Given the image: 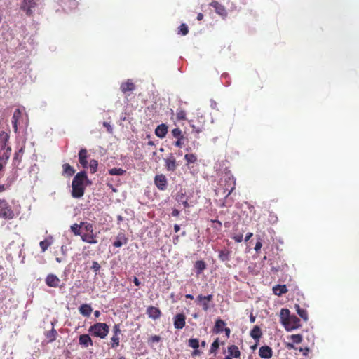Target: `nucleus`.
Instances as JSON below:
<instances>
[{"instance_id":"6e6552de","label":"nucleus","mask_w":359,"mask_h":359,"mask_svg":"<svg viewBox=\"0 0 359 359\" xmlns=\"http://www.w3.org/2000/svg\"><path fill=\"white\" fill-rule=\"evenodd\" d=\"M37 1L38 0H22L20 8L25 12L27 16H32V9L36 7Z\"/></svg>"},{"instance_id":"9d476101","label":"nucleus","mask_w":359,"mask_h":359,"mask_svg":"<svg viewBox=\"0 0 359 359\" xmlns=\"http://www.w3.org/2000/svg\"><path fill=\"white\" fill-rule=\"evenodd\" d=\"M45 283L50 287H60V280L56 275L49 273L46 277Z\"/></svg>"},{"instance_id":"37998d69","label":"nucleus","mask_w":359,"mask_h":359,"mask_svg":"<svg viewBox=\"0 0 359 359\" xmlns=\"http://www.w3.org/2000/svg\"><path fill=\"white\" fill-rule=\"evenodd\" d=\"M171 133H172V136L175 138H177V139H183L184 138L182 132L180 130V128H174L173 130H172Z\"/></svg>"},{"instance_id":"e433bc0d","label":"nucleus","mask_w":359,"mask_h":359,"mask_svg":"<svg viewBox=\"0 0 359 359\" xmlns=\"http://www.w3.org/2000/svg\"><path fill=\"white\" fill-rule=\"evenodd\" d=\"M57 335V331L53 327L52 330L48 332L46 334V338L48 339L50 342H53L56 339Z\"/></svg>"},{"instance_id":"ea45409f","label":"nucleus","mask_w":359,"mask_h":359,"mask_svg":"<svg viewBox=\"0 0 359 359\" xmlns=\"http://www.w3.org/2000/svg\"><path fill=\"white\" fill-rule=\"evenodd\" d=\"M126 172V170L120 168H114L109 170V173L111 175H122Z\"/></svg>"},{"instance_id":"2f4dec72","label":"nucleus","mask_w":359,"mask_h":359,"mask_svg":"<svg viewBox=\"0 0 359 359\" xmlns=\"http://www.w3.org/2000/svg\"><path fill=\"white\" fill-rule=\"evenodd\" d=\"M52 243H53V238L51 236L41 241L39 243V245L41 248V251L43 252H44L48 248V247H50L52 245Z\"/></svg>"},{"instance_id":"6ab92c4d","label":"nucleus","mask_w":359,"mask_h":359,"mask_svg":"<svg viewBox=\"0 0 359 359\" xmlns=\"http://www.w3.org/2000/svg\"><path fill=\"white\" fill-rule=\"evenodd\" d=\"M226 325V323L222 319H217L215 321L214 327L212 329V332L215 334H219L223 332L224 330V326Z\"/></svg>"},{"instance_id":"f8f14e48","label":"nucleus","mask_w":359,"mask_h":359,"mask_svg":"<svg viewBox=\"0 0 359 359\" xmlns=\"http://www.w3.org/2000/svg\"><path fill=\"white\" fill-rule=\"evenodd\" d=\"M165 167L168 171L171 172H174L177 169V164L172 154L165 159Z\"/></svg>"},{"instance_id":"412c9836","label":"nucleus","mask_w":359,"mask_h":359,"mask_svg":"<svg viewBox=\"0 0 359 359\" xmlns=\"http://www.w3.org/2000/svg\"><path fill=\"white\" fill-rule=\"evenodd\" d=\"M229 355L231 358H239L241 357V351L238 347L236 345H231L228 347Z\"/></svg>"},{"instance_id":"774afa93","label":"nucleus","mask_w":359,"mask_h":359,"mask_svg":"<svg viewBox=\"0 0 359 359\" xmlns=\"http://www.w3.org/2000/svg\"><path fill=\"white\" fill-rule=\"evenodd\" d=\"M180 230V226L178 224L174 225V231L175 233L178 232Z\"/></svg>"},{"instance_id":"de8ad7c7","label":"nucleus","mask_w":359,"mask_h":359,"mask_svg":"<svg viewBox=\"0 0 359 359\" xmlns=\"http://www.w3.org/2000/svg\"><path fill=\"white\" fill-rule=\"evenodd\" d=\"M211 222H212L213 224H215V225L212 226L213 228L217 229V230H220L221 228H222V222L217 219H212L211 220Z\"/></svg>"},{"instance_id":"0e129e2a","label":"nucleus","mask_w":359,"mask_h":359,"mask_svg":"<svg viewBox=\"0 0 359 359\" xmlns=\"http://www.w3.org/2000/svg\"><path fill=\"white\" fill-rule=\"evenodd\" d=\"M182 205H183L184 208H189V203H188L187 199L184 200V201L182 202Z\"/></svg>"},{"instance_id":"dca6fc26","label":"nucleus","mask_w":359,"mask_h":359,"mask_svg":"<svg viewBox=\"0 0 359 359\" xmlns=\"http://www.w3.org/2000/svg\"><path fill=\"white\" fill-rule=\"evenodd\" d=\"M210 5L215 8V12L217 14H219V15H221V16L226 15L227 13H226L225 7L223 5H222L221 4H219L218 1H212Z\"/></svg>"},{"instance_id":"f3484780","label":"nucleus","mask_w":359,"mask_h":359,"mask_svg":"<svg viewBox=\"0 0 359 359\" xmlns=\"http://www.w3.org/2000/svg\"><path fill=\"white\" fill-rule=\"evenodd\" d=\"M22 117V111L20 109H16L13 113V117H12V125L13 128L14 129L15 133L18 132V123L19 120Z\"/></svg>"},{"instance_id":"680f3d73","label":"nucleus","mask_w":359,"mask_h":359,"mask_svg":"<svg viewBox=\"0 0 359 359\" xmlns=\"http://www.w3.org/2000/svg\"><path fill=\"white\" fill-rule=\"evenodd\" d=\"M180 215V211L177 209H173L172 212V215L173 217H178Z\"/></svg>"},{"instance_id":"ddd939ff","label":"nucleus","mask_w":359,"mask_h":359,"mask_svg":"<svg viewBox=\"0 0 359 359\" xmlns=\"http://www.w3.org/2000/svg\"><path fill=\"white\" fill-rule=\"evenodd\" d=\"M273 351L271 347L268 346H261L259 350V355L262 358L269 359L272 357Z\"/></svg>"},{"instance_id":"9b49d317","label":"nucleus","mask_w":359,"mask_h":359,"mask_svg":"<svg viewBox=\"0 0 359 359\" xmlns=\"http://www.w3.org/2000/svg\"><path fill=\"white\" fill-rule=\"evenodd\" d=\"M173 320L175 328L180 330L185 326L186 316L184 313H177L175 316Z\"/></svg>"},{"instance_id":"c03bdc74","label":"nucleus","mask_w":359,"mask_h":359,"mask_svg":"<svg viewBox=\"0 0 359 359\" xmlns=\"http://www.w3.org/2000/svg\"><path fill=\"white\" fill-rule=\"evenodd\" d=\"M189 346L193 348L194 349L198 348L199 347V341L198 339L191 338L188 341Z\"/></svg>"},{"instance_id":"13d9d810","label":"nucleus","mask_w":359,"mask_h":359,"mask_svg":"<svg viewBox=\"0 0 359 359\" xmlns=\"http://www.w3.org/2000/svg\"><path fill=\"white\" fill-rule=\"evenodd\" d=\"M182 140L183 139H177V140L174 143V145L177 147L181 148L184 144Z\"/></svg>"},{"instance_id":"72a5a7b5","label":"nucleus","mask_w":359,"mask_h":359,"mask_svg":"<svg viewBox=\"0 0 359 359\" xmlns=\"http://www.w3.org/2000/svg\"><path fill=\"white\" fill-rule=\"evenodd\" d=\"M24 153V147H22L17 151H15L13 157V163L19 164L22 161V155Z\"/></svg>"},{"instance_id":"0eeeda50","label":"nucleus","mask_w":359,"mask_h":359,"mask_svg":"<svg viewBox=\"0 0 359 359\" xmlns=\"http://www.w3.org/2000/svg\"><path fill=\"white\" fill-rule=\"evenodd\" d=\"M212 294H208L206 296L198 294L196 297V302L201 306L203 310L205 311H207L212 306V305H210V302H212Z\"/></svg>"},{"instance_id":"052dcab7","label":"nucleus","mask_w":359,"mask_h":359,"mask_svg":"<svg viewBox=\"0 0 359 359\" xmlns=\"http://www.w3.org/2000/svg\"><path fill=\"white\" fill-rule=\"evenodd\" d=\"M223 331H224V332H225V335L226 336V337H227V338H229V336H230V333H231V330H230V328H229V327H225V328H224V330Z\"/></svg>"},{"instance_id":"f704fd0d","label":"nucleus","mask_w":359,"mask_h":359,"mask_svg":"<svg viewBox=\"0 0 359 359\" xmlns=\"http://www.w3.org/2000/svg\"><path fill=\"white\" fill-rule=\"evenodd\" d=\"M8 139H9V135L4 132V131H1L0 132V140H1V149H5V147L6 146L8 142Z\"/></svg>"},{"instance_id":"473e14b6","label":"nucleus","mask_w":359,"mask_h":359,"mask_svg":"<svg viewBox=\"0 0 359 359\" xmlns=\"http://www.w3.org/2000/svg\"><path fill=\"white\" fill-rule=\"evenodd\" d=\"M194 267L196 270V273L199 275L206 268V264L203 260H198L195 262Z\"/></svg>"},{"instance_id":"7ed1b4c3","label":"nucleus","mask_w":359,"mask_h":359,"mask_svg":"<svg viewBox=\"0 0 359 359\" xmlns=\"http://www.w3.org/2000/svg\"><path fill=\"white\" fill-rule=\"evenodd\" d=\"M236 188V178L230 172H226L221 178L219 191L221 190L223 194L228 197Z\"/></svg>"},{"instance_id":"864d4df0","label":"nucleus","mask_w":359,"mask_h":359,"mask_svg":"<svg viewBox=\"0 0 359 359\" xmlns=\"http://www.w3.org/2000/svg\"><path fill=\"white\" fill-rule=\"evenodd\" d=\"M161 337L158 336V335H154L152 336L149 339V342H152V343H157V342H159L161 341Z\"/></svg>"},{"instance_id":"e2e57ef3","label":"nucleus","mask_w":359,"mask_h":359,"mask_svg":"<svg viewBox=\"0 0 359 359\" xmlns=\"http://www.w3.org/2000/svg\"><path fill=\"white\" fill-rule=\"evenodd\" d=\"M133 283H135V285L136 286H140V284H141V283H140V281L139 280V279H138L137 277H135H135H134V278H133Z\"/></svg>"},{"instance_id":"aec40b11","label":"nucleus","mask_w":359,"mask_h":359,"mask_svg":"<svg viewBox=\"0 0 359 359\" xmlns=\"http://www.w3.org/2000/svg\"><path fill=\"white\" fill-rule=\"evenodd\" d=\"M273 292L275 295L280 297L287 292L288 290L285 285H276L273 287Z\"/></svg>"},{"instance_id":"58836bf2","label":"nucleus","mask_w":359,"mask_h":359,"mask_svg":"<svg viewBox=\"0 0 359 359\" xmlns=\"http://www.w3.org/2000/svg\"><path fill=\"white\" fill-rule=\"evenodd\" d=\"M89 166L90 168V172L91 173H95L96 172L97 170V166H98V162L97 161L95 160V159H92L90 160V163H89V165H88V167Z\"/></svg>"},{"instance_id":"603ef678","label":"nucleus","mask_w":359,"mask_h":359,"mask_svg":"<svg viewBox=\"0 0 359 359\" xmlns=\"http://www.w3.org/2000/svg\"><path fill=\"white\" fill-rule=\"evenodd\" d=\"M232 238L237 243H241L243 241V234L238 233L232 236Z\"/></svg>"},{"instance_id":"c9c22d12","label":"nucleus","mask_w":359,"mask_h":359,"mask_svg":"<svg viewBox=\"0 0 359 359\" xmlns=\"http://www.w3.org/2000/svg\"><path fill=\"white\" fill-rule=\"evenodd\" d=\"M184 159L187 162V165H188L190 163H194L197 161V156L194 154H187L184 155Z\"/></svg>"},{"instance_id":"1a4fd4ad","label":"nucleus","mask_w":359,"mask_h":359,"mask_svg":"<svg viewBox=\"0 0 359 359\" xmlns=\"http://www.w3.org/2000/svg\"><path fill=\"white\" fill-rule=\"evenodd\" d=\"M154 181L155 185L159 190L164 191L167 189L168 180L164 175H156L154 177Z\"/></svg>"},{"instance_id":"6e6d98bb","label":"nucleus","mask_w":359,"mask_h":359,"mask_svg":"<svg viewBox=\"0 0 359 359\" xmlns=\"http://www.w3.org/2000/svg\"><path fill=\"white\" fill-rule=\"evenodd\" d=\"M262 247V243L261 241V239L259 238V240L257 241V243L255 244V251L257 252H259L261 250Z\"/></svg>"},{"instance_id":"cd10ccee","label":"nucleus","mask_w":359,"mask_h":359,"mask_svg":"<svg viewBox=\"0 0 359 359\" xmlns=\"http://www.w3.org/2000/svg\"><path fill=\"white\" fill-rule=\"evenodd\" d=\"M250 336L255 340H259L262 336V332L260 327L258 325H255L250 331Z\"/></svg>"},{"instance_id":"3c124183","label":"nucleus","mask_w":359,"mask_h":359,"mask_svg":"<svg viewBox=\"0 0 359 359\" xmlns=\"http://www.w3.org/2000/svg\"><path fill=\"white\" fill-rule=\"evenodd\" d=\"M113 333H114V334H113V335H119V334L121 333V329H120V326H119V325L116 324V325L113 327Z\"/></svg>"},{"instance_id":"a19ab883","label":"nucleus","mask_w":359,"mask_h":359,"mask_svg":"<svg viewBox=\"0 0 359 359\" xmlns=\"http://www.w3.org/2000/svg\"><path fill=\"white\" fill-rule=\"evenodd\" d=\"M177 119L178 121H184L187 119V113L184 110L182 109H178L177 111Z\"/></svg>"},{"instance_id":"c756f323","label":"nucleus","mask_w":359,"mask_h":359,"mask_svg":"<svg viewBox=\"0 0 359 359\" xmlns=\"http://www.w3.org/2000/svg\"><path fill=\"white\" fill-rule=\"evenodd\" d=\"M296 311L298 315L304 320L307 321L309 320V316L307 311L300 307L299 304H295L294 306Z\"/></svg>"},{"instance_id":"f03ea898","label":"nucleus","mask_w":359,"mask_h":359,"mask_svg":"<svg viewBox=\"0 0 359 359\" xmlns=\"http://www.w3.org/2000/svg\"><path fill=\"white\" fill-rule=\"evenodd\" d=\"M88 180V177L85 171L78 172L74 177L72 182V196L75 198H81L85 192V181Z\"/></svg>"},{"instance_id":"4be33fe9","label":"nucleus","mask_w":359,"mask_h":359,"mask_svg":"<svg viewBox=\"0 0 359 359\" xmlns=\"http://www.w3.org/2000/svg\"><path fill=\"white\" fill-rule=\"evenodd\" d=\"M128 242V238L126 237L124 233H119L116 240L113 243V245L116 248H120L123 245L126 244Z\"/></svg>"},{"instance_id":"79ce46f5","label":"nucleus","mask_w":359,"mask_h":359,"mask_svg":"<svg viewBox=\"0 0 359 359\" xmlns=\"http://www.w3.org/2000/svg\"><path fill=\"white\" fill-rule=\"evenodd\" d=\"M219 347V339L217 338L211 344L210 353H216Z\"/></svg>"},{"instance_id":"20e7f679","label":"nucleus","mask_w":359,"mask_h":359,"mask_svg":"<svg viewBox=\"0 0 359 359\" xmlns=\"http://www.w3.org/2000/svg\"><path fill=\"white\" fill-rule=\"evenodd\" d=\"M82 241L90 244H96L97 239L96 233H94L93 224L87 222H82Z\"/></svg>"},{"instance_id":"a878e982","label":"nucleus","mask_w":359,"mask_h":359,"mask_svg":"<svg viewBox=\"0 0 359 359\" xmlns=\"http://www.w3.org/2000/svg\"><path fill=\"white\" fill-rule=\"evenodd\" d=\"M79 312L81 314H82L83 316L88 317L92 313V307L90 305L87 304H83L81 305V306L79 308Z\"/></svg>"},{"instance_id":"bf43d9fd","label":"nucleus","mask_w":359,"mask_h":359,"mask_svg":"<svg viewBox=\"0 0 359 359\" xmlns=\"http://www.w3.org/2000/svg\"><path fill=\"white\" fill-rule=\"evenodd\" d=\"M7 189H8V186H7L6 184H0V193L4 192Z\"/></svg>"},{"instance_id":"f257e3e1","label":"nucleus","mask_w":359,"mask_h":359,"mask_svg":"<svg viewBox=\"0 0 359 359\" xmlns=\"http://www.w3.org/2000/svg\"><path fill=\"white\" fill-rule=\"evenodd\" d=\"M280 321L287 331H292L301 327L299 318L291 315L288 309L283 308L280 310Z\"/></svg>"},{"instance_id":"4468645a","label":"nucleus","mask_w":359,"mask_h":359,"mask_svg":"<svg viewBox=\"0 0 359 359\" xmlns=\"http://www.w3.org/2000/svg\"><path fill=\"white\" fill-rule=\"evenodd\" d=\"M147 313L149 318L156 320L161 317V310L155 306H150L147 309Z\"/></svg>"},{"instance_id":"a211bd4d","label":"nucleus","mask_w":359,"mask_h":359,"mask_svg":"<svg viewBox=\"0 0 359 359\" xmlns=\"http://www.w3.org/2000/svg\"><path fill=\"white\" fill-rule=\"evenodd\" d=\"M167 133L168 126L164 123L158 125L155 130L156 135L160 138L165 137Z\"/></svg>"},{"instance_id":"09e8293b","label":"nucleus","mask_w":359,"mask_h":359,"mask_svg":"<svg viewBox=\"0 0 359 359\" xmlns=\"http://www.w3.org/2000/svg\"><path fill=\"white\" fill-rule=\"evenodd\" d=\"M186 196H185V194L182 193V192H179L176 196V200L179 202V203H182L184 200H186Z\"/></svg>"},{"instance_id":"5701e85b","label":"nucleus","mask_w":359,"mask_h":359,"mask_svg":"<svg viewBox=\"0 0 359 359\" xmlns=\"http://www.w3.org/2000/svg\"><path fill=\"white\" fill-rule=\"evenodd\" d=\"M79 344L81 345L84 346L85 347H88L89 346H93V341L88 334H81L79 339Z\"/></svg>"},{"instance_id":"4d7b16f0","label":"nucleus","mask_w":359,"mask_h":359,"mask_svg":"<svg viewBox=\"0 0 359 359\" xmlns=\"http://www.w3.org/2000/svg\"><path fill=\"white\" fill-rule=\"evenodd\" d=\"M299 351L302 352L303 355L306 356V355H308L309 352L310 351V349L308 347L300 348Z\"/></svg>"},{"instance_id":"338daca9","label":"nucleus","mask_w":359,"mask_h":359,"mask_svg":"<svg viewBox=\"0 0 359 359\" xmlns=\"http://www.w3.org/2000/svg\"><path fill=\"white\" fill-rule=\"evenodd\" d=\"M252 233H248L245 238V241L247 242L250 240V238L252 236Z\"/></svg>"},{"instance_id":"39448f33","label":"nucleus","mask_w":359,"mask_h":359,"mask_svg":"<svg viewBox=\"0 0 359 359\" xmlns=\"http://www.w3.org/2000/svg\"><path fill=\"white\" fill-rule=\"evenodd\" d=\"M109 331V326L104 323H97L89 328V332L95 337L105 338Z\"/></svg>"},{"instance_id":"4c0bfd02","label":"nucleus","mask_w":359,"mask_h":359,"mask_svg":"<svg viewBox=\"0 0 359 359\" xmlns=\"http://www.w3.org/2000/svg\"><path fill=\"white\" fill-rule=\"evenodd\" d=\"M120 344L119 335H113L111 338V347L112 348H116Z\"/></svg>"},{"instance_id":"49530a36","label":"nucleus","mask_w":359,"mask_h":359,"mask_svg":"<svg viewBox=\"0 0 359 359\" xmlns=\"http://www.w3.org/2000/svg\"><path fill=\"white\" fill-rule=\"evenodd\" d=\"M291 339L294 344H299L302 341V336L301 334H292L290 336Z\"/></svg>"},{"instance_id":"5fc2aeb1","label":"nucleus","mask_w":359,"mask_h":359,"mask_svg":"<svg viewBox=\"0 0 359 359\" xmlns=\"http://www.w3.org/2000/svg\"><path fill=\"white\" fill-rule=\"evenodd\" d=\"M10 155L8 154L6 151H4L1 155H0V160L4 161L5 163L9 159Z\"/></svg>"},{"instance_id":"7c9ffc66","label":"nucleus","mask_w":359,"mask_h":359,"mask_svg":"<svg viewBox=\"0 0 359 359\" xmlns=\"http://www.w3.org/2000/svg\"><path fill=\"white\" fill-rule=\"evenodd\" d=\"M231 252L227 249L222 250L219 252V258L222 262L229 261Z\"/></svg>"},{"instance_id":"bb28decb","label":"nucleus","mask_w":359,"mask_h":359,"mask_svg":"<svg viewBox=\"0 0 359 359\" xmlns=\"http://www.w3.org/2000/svg\"><path fill=\"white\" fill-rule=\"evenodd\" d=\"M62 4L65 9H75L78 6V2L76 0H62Z\"/></svg>"},{"instance_id":"423d86ee","label":"nucleus","mask_w":359,"mask_h":359,"mask_svg":"<svg viewBox=\"0 0 359 359\" xmlns=\"http://www.w3.org/2000/svg\"><path fill=\"white\" fill-rule=\"evenodd\" d=\"M15 214L6 199H0V218L4 219H11L14 217Z\"/></svg>"},{"instance_id":"8fccbe9b","label":"nucleus","mask_w":359,"mask_h":359,"mask_svg":"<svg viewBox=\"0 0 359 359\" xmlns=\"http://www.w3.org/2000/svg\"><path fill=\"white\" fill-rule=\"evenodd\" d=\"M91 269L97 273V272L99 271L100 269V265L97 262L94 261L93 262Z\"/></svg>"},{"instance_id":"b1692460","label":"nucleus","mask_w":359,"mask_h":359,"mask_svg":"<svg viewBox=\"0 0 359 359\" xmlns=\"http://www.w3.org/2000/svg\"><path fill=\"white\" fill-rule=\"evenodd\" d=\"M135 88V84L129 80L126 82L122 83L121 85V90L123 93H126L128 91H133Z\"/></svg>"},{"instance_id":"2eb2a0df","label":"nucleus","mask_w":359,"mask_h":359,"mask_svg":"<svg viewBox=\"0 0 359 359\" xmlns=\"http://www.w3.org/2000/svg\"><path fill=\"white\" fill-rule=\"evenodd\" d=\"M88 151L86 149H81L79 152V161L83 168H88Z\"/></svg>"},{"instance_id":"c85d7f7f","label":"nucleus","mask_w":359,"mask_h":359,"mask_svg":"<svg viewBox=\"0 0 359 359\" xmlns=\"http://www.w3.org/2000/svg\"><path fill=\"white\" fill-rule=\"evenodd\" d=\"M71 231L74 233L75 236H80L82 239V231H83V226L82 222L78 224H74L71 226Z\"/></svg>"},{"instance_id":"393cba45","label":"nucleus","mask_w":359,"mask_h":359,"mask_svg":"<svg viewBox=\"0 0 359 359\" xmlns=\"http://www.w3.org/2000/svg\"><path fill=\"white\" fill-rule=\"evenodd\" d=\"M75 173V170L69 163L62 165V175L67 177H72Z\"/></svg>"},{"instance_id":"a18cd8bd","label":"nucleus","mask_w":359,"mask_h":359,"mask_svg":"<svg viewBox=\"0 0 359 359\" xmlns=\"http://www.w3.org/2000/svg\"><path fill=\"white\" fill-rule=\"evenodd\" d=\"M189 32V29H188V27L186 24L184 23H182L180 27H179V32L178 33L183 35V36H185L188 34Z\"/></svg>"},{"instance_id":"69168bd1","label":"nucleus","mask_w":359,"mask_h":359,"mask_svg":"<svg viewBox=\"0 0 359 359\" xmlns=\"http://www.w3.org/2000/svg\"><path fill=\"white\" fill-rule=\"evenodd\" d=\"M200 354H201V351L199 350H198V348H196V349H194V351L192 352L191 355L196 356V355H198Z\"/></svg>"}]
</instances>
